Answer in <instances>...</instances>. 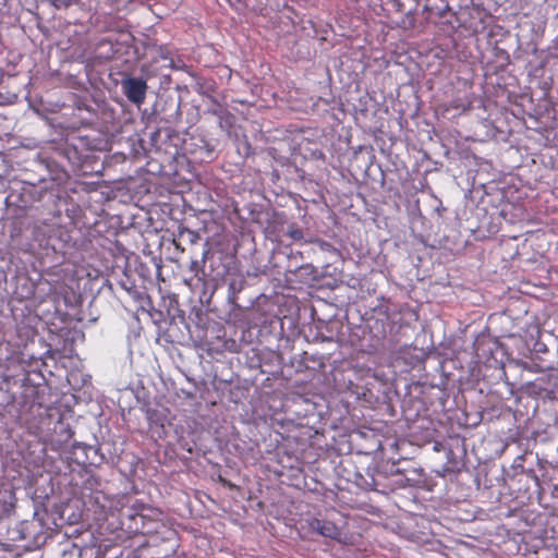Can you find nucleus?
I'll use <instances>...</instances> for the list:
<instances>
[{
    "mask_svg": "<svg viewBox=\"0 0 558 558\" xmlns=\"http://www.w3.org/2000/svg\"><path fill=\"white\" fill-rule=\"evenodd\" d=\"M145 517L144 525H141L142 535H160L162 539H168L174 533L160 510L145 506Z\"/></svg>",
    "mask_w": 558,
    "mask_h": 558,
    "instance_id": "nucleus-1",
    "label": "nucleus"
},
{
    "mask_svg": "<svg viewBox=\"0 0 558 558\" xmlns=\"http://www.w3.org/2000/svg\"><path fill=\"white\" fill-rule=\"evenodd\" d=\"M147 88V83L143 78L128 77L122 81L124 95L131 102L137 106L144 104Z\"/></svg>",
    "mask_w": 558,
    "mask_h": 558,
    "instance_id": "nucleus-2",
    "label": "nucleus"
},
{
    "mask_svg": "<svg viewBox=\"0 0 558 558\" xmlns=\"http://www.w3.org/2000/svg\"><path fill=\"white\" fill-rule=\"evenodd\" d=\"M145 518V505H141L122 514L121 524L125 526L129 533L142 534L141 525H144Z\"/></svg>",
    "mask_w": 558,
    "mask_h": 558,
    "instance_id": "nucleus-3",
    "label": "nucleus"
},
{
    "mask_svg": "<svg viewBox=\"0 0 558 558\" xmlns=\"http://www.w3.org/2000/svg\"><path fill=\"white\" fill-rule=\"evenodd\" d=\"M308 527L312 532H315L325 537L335 539L340 536V529L331 520L311 518L308 520Z\"/></svg>",
    "mask_w": 558,
    "mask_h": 558,
    "instance_id": "nucleus-4",
    "label": "nucleus"
},
{
    "mask_svg": "<svg viewBox=\"0 0 558 558\" xmlns=\"http://www.w3.org/2000/svg\"><path fill=\"white\" fill-rule=\"evenodd\" d=\"M15 495L12 489L0 488V517L8 515L14 508Z\"/></svg>",
    "mask_w": 558,
    "mask_h": 558,
    "instance_id": "nucleus-5",
    "label": "nucleus"
},
{
    "mask_svg": "<svg viewBox=\"0 0 558 558\" xmlns=\"http://www.w3.org/2000/svg\"><path fill=\"white\" fill-rule=\"evenodd\" d=\"M287 234L293 240V241H301L304 238L303 230L296 225L292 223L288 227Z\"/></svg>",
    "mask_w": 558,
    "mask_h": 558,
    "instance_id": "nucleus-6",
    "label": "nucleus"
},
{
    "mask_svg": "<svg viewBox=\"0 0 558 558\" xmlns=\"http://www.w3.org/2000/svg\"><path fill=\"white\" fill-rule=\"evenodd\" d=\"M541 379L538 378L535 381H529L524 385V388L526 392L534 393V395H541L543 391H545V388L538 384Z\"/></svg>",
    "mask_w": 558,
    "mask_h": 558,
    "instance_id": "nucleus-7",
    "label": "nucleus"
},
{
    "mask_svg": "<svg viewBox=\"0 0 558 558\" xmlns=\"http://www.w3.org/2000/svg\"><path fill=\"white\" fill-rule=\"evenodd\" d=\"M209 112L214 116H217L220 120L233 119V116L225 108L211 109Z\"/></svg>",
    "mask_w": 558,
    "mask_h": 558,
    "instance_id": "nucleus-8",
    "label": "nucleus"
},
{
    "mask_svg": "<svg viewBox=\"0 0 558 558\" xmlns=\"http://www.w3.org/2000/svg\"><path fill=\"white\" fill-rule=\"evenodd\" d=\"M197 267V262H192L191 270H194Z\"/></svg>",
    "mask_w": 558,
    "mask_h": 558,
    "instance_id": "nucleus-9",
    "label": "nucleus"
}]
</instances>
